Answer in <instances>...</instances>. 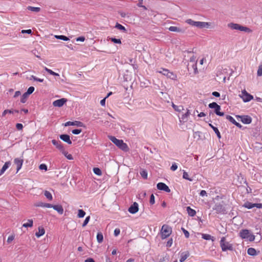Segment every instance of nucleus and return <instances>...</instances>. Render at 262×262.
I'll list each match as a JSON object with an SVG mask.
<instances>
[{
	"instance_id": "f257e3e1",
	"label": "nucleus",
	"mask_w": 262,
	"mask_h": 262,
	"mask_svg": "<svg viewBox=\"0 0 262 262\" xmlns=\"http://www.w3.org/2000/svg\"><path fill=\"white\" fill-rule=\"evenodd\" d=\"M108 138L114 144L121 150L124 151L128 150L129 148L127 145L124 143L122 140L118 139L115 137L112 136H108Z\"/></svg>"
},
{
	"instance_id": "f03ea898",
	"label": "nucleus",
	"mask_w": 262,
	"mask_h": 262,
	"mask_svg": "<svg viewBox=\"0 0 262 262\" xmlns=\"http://www.w3.org/2000/svg\"><path fill=\"white\" fill-rule=\"evenodd\" d=\"M239 236L243 239H247L250 242L254 241L255 236L251 233L250 230L248 229H243L239 232Z\"/></svg>"
},
{
	"instance_id": "7ed1b4c3",
	"label": "nucleus",
	"mask_w": 262,
	"mask_h": 262,
	"mask_svg": "<svg viewBox=\"0 0 262 262\" xmlns=\"http://www.w3.org/2000/svg\"><path fill=\"white\" fill-rule=\"evenodd\" d=\"M220 244L222 250L224 252L227 250L232 251L233 250L232 244L228 242H226L225 237H222L221 238Z\"/></svg>"
},
{
	"instance_id": "20e7f679",
	"label": "nucleus",
	"mask_w": 262,
	"mask_h": 262,
	"mask_svg": "<svg viewBox=\"0 0 262 262\" xmlns=\"http://www.w3.org/2000/svg\"><path fill=\"white\" fill-rule=\"evenodd\" d=\"M171 232L172 229L170 227L167 225H163L161 230V238L165 239L168 237L171 234Z\"/></svg>"
},
{
	"instance_id": "39448f33",
	"label": "nucleus",
	"mask_w": 262,
	"mask_h": 262,
	"mask_svg": "<svg viewBox=\"0 0 262 262\" xmlns=\"http://www.w3.org/2000/svg\"><path fill=\"white\" fill-rule=\"evenodd\" d=\"M239 96L243 99L245 102H249L253 99V96L248 93L245 90H243L241 92V94Z\"/></svg>"
},
{
	"instance_id": "423d86ee",
	"label": "nucleus",
	"mask_w": 262,
	"mask_h": 262,
	"mask_svg": "<svg viewBox=\"0 0 262 262\" xmlns=\"http://www.w3.org/2000/svg\"><path fill=\"white\" fill-rule=\"evenodd\" d=\"M208 106L210 108L214 109V113L216 115L220 116H223L224 115V113L223 112H220L221 106L218 105L216 102H212L209 104Z\"/></svg>"
},
{
	"instance_id": "0eeeda50",
	"label": "nucleus",
	"mask_w": 262,
	"mask_h": 262,
	"mask_svg": "<svg viewBox=\"0 0 262 262\" xmlns=\"http://www.w3.org/2000/svg\"><path fill=\"white\" fill-rule=\"evenodd\" d=\"M157 72L171 79H175L177 77V76L172 72H170L168 70L166 69H162V70Z\"/></svg>"
},
{
	"instance_id": "6e6552de",
	"label": "nucleus",
	"mask_w": 262,
	"mask_h": 262,
	"mask_svg": "<svg viewBox=\"0 0 262 262\" xmlns=\"http://www.w3.org/2000/svg\"><path fill=\"white\" fill-rule=\"evenodd\" d=\"M213 209L218 214L226 213L225 207L221 203H216L213 207Z\"/></svg>"
},
{
	"instance_id": "1a4fd4ad",
	"label": "nucleus",
	"mask_w": 262,
	"mask_h": 262,
	"mask_svg": "<svg viewBox=\"0 0 262 262\" xmlns=\"http://www.w3.org/2000/svg\"><path fill=\"white\" fill-rule=\"evenodd\" d=\"M237 118L241 119V121L244 124H249L252 122V118L248 115L239 116L237 115Z\"/></svg>"
},
{
	"instance_id": "9d476101",
	"label": "nucleus",
	"mask_w": 262,
	"mask_h": 262,
	"mask_svg": "<svg viewBox=\"0 0 262 262\" xmlns=\"http://www.w3.org/2000/svg\"><path fill=\"white\" fill-rule=\"evenodd\" d=\"M67 101V99L66 98H61L60 99L56 100L53 102V105L55 107H60L62 106Z\"/></svg>"
},
{
	"instance_id": "9b49d317",
	"label": "nucleus",
	"mask_w": 262,
	"mask_h": 262,
	"mask_svg": "<svg viewBox=\"0 0 262 262\" xmlns=\"http://www.w3.org/2000/svg\"><path fill=\"white\" fill-rule=\"evenodd\" d=\"M157 187L158 189L160 190H163L166 192H170V189L168 187L167 185H166L165 183L162 182L158 183L157 185Z\"/></svg>"
},
{
	"instance_id": "f8f14e48",
	"label": "nucleus",
	"mask_w": 262,
	"mask_h": 262,
	"mask_svg": "<svg viewBox=\"0 0 262 262\" xmlns=\"http://www.w3.org/2000/svg\"><path fill=\"white\" fill-rule=\"evenodd\" d=\"M139 210V205L136 202H134L128 208V211L132 214H135Z\"/></svg>"
},
{
	"instance_id": "ddd939ff",
	"label": "nucleus",
	"mask_w": 262,
	"mask_h": 262,
	"mask_svg": "<svg viewBox=\"0 0 262 262\" xmlns=\"http://www.w3.org/2000/svg\"><path fill=\"white\" fill-rule=\"evenodd\" d=\"M65 126L75 125L78 127H83L84 124L82 122L78 121H68L65 123Z\"/></svg>"
},
{
	"instance_id": "4468645a",
	"label": "nucleus",
	"mask_w": 262,
	"mask_h": 262,
	"mask_svg": "<svg viewBox=\"0 0 262 262\" xmlns=\"http://www.w3.org/2000/svg\"><path fill=\"white\" fill-rule=\"evenodd\" d=\"M23 162H24V160L20 158H15L14 160V162L17 167L16 172H18V171L21 169L22 165H23Z\"/></svg>"
},
{
	"instance_id": "2eb2a0df",
	"label": "nucleus",
	"mask_w": 262,
	"mask_h": 262,
	"mask_svg": "<svg viewBox=\"0 0 262 262\" xmlns=\"http://www.w3.org/2000/svg\"><path fill=\"white\" fill-rule=\"evenodd\" d=\"M52 143L60 151L61 150H63V149L64 148L61 142L60 141H57L54 139L52 140Z\"/></svg>"
},
{
	"instance_id": "dca6fc26",
	"label": "nucleus",
	"mask_w": 262,
	"mask_h": 262,
	"mask_svg": "<svg viewBox=\"0 0 262 262\" xmlns=\"http://www.w3.org/2000/svg\"><path fill=\"white\" fill-rule=\"evenodd\" d=\"M59 138L61 140H63L65 142L69 144H71L72 143L70 137L69 135L67 134H62L59 136Z\"/></svg>"
},
{
	"instance_id": "f3484780",
	"label": "nucleus",
	"mask_w": 262,
	"mask_h": 262,
	"mask_svg": "<svg viewBox=\"0 0 262 262\" xmlns=\"http://www.w3.org/2000/svg\"><path fill=\"white\" fill-rule=\"evenodd\" d=\"M190 113L189 112V110H187V112L183 114L181 117L179 118L180 121L181 122H186L188 120V118L189 116Z\"/></svg>"
},
{
	"instance_id": "a211bd4d",
	"label": "nucleus",
	"mask_w": 262,
	"mask_h": 262,
	"mask_svg": "<svg viewBox=\"0 0 262 262\" xmlns=\"http://www.w3.org/2000/svg\"><path fill=\"white\" fill-rule=\"evenodd\" d=\"M209 26V23L207 22L196 21L195 27L199 28H207Z\"/></svg>"
},
{
	"instance_id": "6ab92c4d",
	"label": "nucleus",
	"mask_w": 262,
	"mask_h": 262,
	"mask_svg": "<svg viewBox=\"0 0 262 262\" xmlns=\"http://www.w3.org/2000/svg\"><path fill=\"white\" fill-rule=\"evenodd\" d=\"M11 164V163L10 161H7L5 162L0 170V176L2 175L5 172V171L10 167Z\"/></svg>"
},
{
	"instance_id": "aec40b11",
	"label": "nucleus",
	"mask_w": 262,
	"mask_h": 262,
	"mask_svg": "<svg viewBox=\"0 0 262 262\" xmlns=\"http://www.w3.org/2000/svg\"><path fill=\"white\" fill-rule=\"evenodd\" d=\"M53 208L57 211V212L60 214H62L63 213V209L61 205H53Z\"/></svg>"
},
{
	"instance_id": "412c9836",
	"label": "nucleus",
	"mask_w": 262,
	"mask_h": 262,
	"mask_svg": "<svg viewBox=\"0 0 262 262\" xmlns=\"http://www.w3.org/2000/svg\"><path fill=\"white\" fill-rule=\"evenodd\" d=\"M189 256V253L188 252H184L181 253L180 261L184 262Z\"/></svg>"
},
{
	"instance_id": "4be33fe9",
	"label": "nucleus",
	"mask_w": 262,
	"mask_h": 262,
	"mask_svg": "<svg viewBox=\"0 0 262 262\" xmlns=\"http://www.w3.org/2000/svg\"><path fill=\"white\" fill-rule=\"evenodd\" d=\"M45 233V230L42 227H38V231L36 232L35 235L37 237H40L41 236L43 235Z\"/></svg>"
},
{
	"instance_id": "5701e85b",
	"label": "nucleus",
	"mask_w": 262,
	"mask_h": 262,
	"mask_svg": "<svg viewBox=\"0 0 262 262\" xmlns=\"http://www.w3.org/2000/svg\"><path fill=\"white\" fill-rule=\"evenodd\" d=\"M186 210L188 215L191 217L194 216L196 214V211L189 206L186 207Z\"/></svg>"
},
{
	"instance_id": "b1692460",
	"label": "nucleus",
	"mask_w": 262,
	"mask_h": 262,
	"mask_svg": "<svg viewBox=\"0 0 262 262\" xmlns=\"http://www.w3.org/2000/svg\"><path fill=\"white\" fill-rule=\"evenodd\" d=\"M209 125L211 127V128L214 130L215 133L216 134L217 138L220 139L221 138V134L218 129V128L215 126H214L212 124L209 123Z\"/></svg>"
},
{
	"instance_id": "393cba45",
	"label": "nucleus",
	"mask_w": 262,
	"mask_h": 262,
	"mask_svg": "<svg viewBox=\"0 0 262 262\" xmlns=\"http://www.w3.org/2000/svg\"><path fill=\"white\" fill-rule=\"evenodd\" d=\"M247 253L251 256H255L257 255L256 250L253 248H249L247 250Z\"/></svg>"
},
{
	"instance_id": "a878e982",
	"label": "nucleus",
	"mask_w": 262,
	"mask_h": 262,
	"mask_svg": "<svg viewBox=\"0 0 262 262\" xmlns=\"http://www.w3.org/2000/svg\"><path fill=\"white\" fill-rule=\"evenodd\" d=\"M172 106L176 111L178 112H181L184 110L182 105L178 106L174 104L173 103H172Z\"/></svg>"
},
{
	"instance_id": "bb28decb",
	"label": "nucleus",
	"mask_w": 262,
	"mask_h": 262,
	"mask_svg": "<svg viewBox=\"0 0 262 262\" xmlns=\"http://www.w3.org/2000/svg\"><path fill=\"white\" fill-rule=\"evenodd\" d=\"M61 152L68 160H72L73 159L72 155L71 154H68V152L65 150L64 148L63 149V150H61Z\"/></svg>"
},
{
	"instance_id": "cd10ccee",
	"label": "nucleus",
	"mask_w": 262,
	"mask_h": 262,
	"mask_svg": "<svg viewBox=\"0 0 262 262\" xmlns=\"http://www.w3.org/2000/svg\"><path fill=\"white\" fill-rule=\"evenodd\" d=\"M228 26L229 28H231L232 30H239V25L237 24L234 23H229L228 24Z\"/></svg>"
},
{
	"instance_id": "c85d7f7f",
	"label": "nucleus",
	"mask_w": 262,
	"mask_h": 262,
	"mask_svg": "<svg viewBox=\"0 0 262 262\" xmlns=\"http://www.w3.org/2000/svg\"><path fill=\"white\" fill-rule=\"evenodd\" d=\"M202 237L205 240H211L212 241H214V237L208 234H202Z\"/></svg>"
},
{
	"instance_id": "c756f323",
	"label": "nucleus",
	"mask_w": 262,
	"mask_h": 262,
	"mask_svg": "<svg viewBox=\"0 0 262 262\" xmlns=\"http://www.w3.org/2000/svg\"><path fill=\"white\" fill-rule=\"evenodd\" d=\"M14 113H18V110H5L2 113V116L4 117L7 114H13Z\"/></svg>"
},
{
	"instance_id": "7c9ffc66",
	"label": "nucleus",
	"mask_w": 262,
	"mask_h": 262,
	"mask_svg": "<svg viewBox=\"0 0 262 262\" xmlns=\"http://www.w3.org/2000/svg\"><path fill=\"white\" fill-rule=\"evenodd\" d=\"M254 205L255 203H252L251 202H247L244 204L243 206L246 208L250 209L253 208V207H255Z\"/></svg>"
},
{
	"instance_id": "2f4dec72",
	"label": "nucleus",
	"mask_w": 262,
	"mask_h": 262,
	"mask_svg": "<svg viewBox=\"0 0 262 262\" xmlns=\"http://www.w3.org/2000/svg\"><path fill=\"white\" fill-rule=\"evenodd\" d=\"M33 221L32 219L28 220V222L26 223H24L23 225V227L27 228V227H31L33 226Z\"/></svg>"
},
{
	"instance_id": "473e14b6",
	"label": "nucleus",
	"mask_w": 262,
	"mask_h": 262,
	"mask_svg": "<svg viewBox=\"0 0 262 262\" xmlns=\"http://www.w3.org/2000/svg\"><path fill=\"white\" fill-rule=\"evenodd\" d=\"M115 28L122 31L123 32H126V29H125V28L123 26H122V25H121L118 23H116Z\"/></svg>"
},
{
	"instance_id": "72a5a7b5",
	"label": "nucleus",
	"mask_w": 262,
	"mask_h": 262,
	"mask_svg": "<svg viewBox=\"0 0 262 262\" xmlns=\"http://www.w3.org/2000/svg\"><path fill=\"white\" fill-rule=\"evenodd\" d=\"M44 195L48 200H49V201L52 200V199H53L52 195L49 191L45 190L44 191Z\"/></svg>"
},
{
	"instance_id": "f704fd0d",
	"label": "nucleus",
	"mask_w": 262,
	"mask_h": 262,
	"mask_svg": "<svg viewBox=\"0 0 262 262\" xmlns=\"http://www.w3.org/2000/svg\"><path fill=\"white\" fill-rule=\"evenodd\" d=\"M190 70H191V69H192L193 70V73L194 74H196L198 73V69H197V64H196V63H192L191 64H190Z\"/></svg>"
},
{
	"instance_id": "c9c22d12",
	"label": "nucleus",
	"mask_w": 262,
	"mask_h": 262,
	"mask_svg": "<svg viewBox=\"0 0 262 262\" xmlns=\"http://www.w3.org/2000/svg\"><path fill=\"white\" fill-rule=\"evenodd\" d=\"M103 239V234L101 232H98L97 234V240L98 243H101Z\"/></svg>"
},
{
	"instance_id": "e433bc0d",
	"label": "nucleus",
	"mask_w": 262,
	"mask_h": 262,
	"mask_svg": "<svg viewBox=\"0 0 262 262\" xmlns=\"http://www.w3.org/2000/svg\"><path fill=\"white\" fill-rule=\"evenodd\" d=\"M196 57L194 56H192V57H191L189 59V63H188V64L187 66L188 70H189L190 69V63H196Z\"/></svg>"
},
{
	"instance_id": "4c0bfd02",
	"label": "nucleus",
	"mask_w": 262,
	"mask_h": 262,
	"mask_svg": "<svg viewBox=\"0 0 262 262\" xmlns=\"http://www.w3.org/2000/svg\"><path fill=\"white\" fill-rule=\"evenodd\" d=\"M168 30L170 31H171V32H180L181 31V29L179 28H178L177 27H176V26H170L169 28H168Z\"/></svg>"
},
{
	"instance_id": "58836bf2",
	"label": "nucleus",
	"mask_w": 262,
	"mask_h": 262,
	"mask_svg": "<svg viewBox=\"0 0 262 262\" xmlns=\"http://www.w3.org/2000/svg\"><path fill=\"white\" fill-rule=\"evenodd\" d=\"M44 69L46 71H47L50 75H52L53 76H59V75L58 73L53 72L52 70L47 68V67H45Z\"/></svg>"
},
{
	"instance_id": "ea45409f",
	"label": "nucleus",
	"mask_w": 262,
	"mask_h": 262,
	"mask_svg": "<svg viewBox=\"0 0 262 262\" xmlns=\"http://www.w3.org/2000/svg\"><path fill=\"white\" fill-rule=\"evenodd\" d=\"M27 9L29 10L36 12H38L40 10V8L39 7H35L32 6H28Z\"/></svg>"
},
{
	"instance_id": "a19ab883",
	"label": "nucleus",
	"mask_w": 262,
	"mask_h": 262,
	"mask_svg": "<svg viewBox=\"0 0 262 262\" xmlns=\"http://www.w3.org/2000/svg\"><path fill=\"white\" fill-rule=\"evenodd\" d=\"M55 37L57 39L63 40L64 41H68L70 40L68 37L64 35H55Z\"/></svg>"
},
{
	"instance_id": "79ce46f5",
	"label": "nucleus",
	"mask_w": 262,
	"mask_h": 262,
	"mask_svg": "<svg viewBox=\"0 0 262 262\" xmlns=\"http://www.w3.org/2000/svg\"><path fill=\"white\" fill-rule=\"evenodd\" d=\"M28 96L29 95H28L27 93H25L23 94L21 97L20 102L23 103H25L26 102Z\"/></svg>"
},
{
	"instance_id": "37998d69",
	"label": "nucleus",
	"mask_w": 262,
	"mask_h": 262,
	"mask_svg": "<svg viewBox=\"0 0 262 262\" xmlns=\"http://www.w3.org/2000/svg\"><path fill=\"white\" fill-rule=\"evenodd\" d=\"M183 178L184 179L187 180H188L189 181H193L192 179L190 178L189 177L188 173L186 171H185L184 170L183 171Z\"/></svg>"
},
{
	"instance_id": "c03bdc74",
	"label": "nucleus",
	"mask_w": 262,
	"mask_h": 262,
	"mask_svg": "<svg viewBox=\"0 0 262 262\" xmlns=\"http://www.w3.org/2000/svg\"><path fill=\"white\" fill-rule=\"evenodd\" d=\"M85 215V212L82 209H79L78 212L77 216L79 218H82Z\"/></svg>"
},
{
	"instance_id": "a18cd8bd",
	"label": "nucleus",
	"mask_w": 262,
	"mask_h": 262,
	"mask_svg": "<svg viewBox=\"0 0 262 262\" xmlns=\"http://www.w3.org/2000/svg\"><path fill=\"white\" fill-rule=\"evenodd\" d=\"M30 80H33L34 81H38V82H42L44 81L43 79H41V78H37V77H36V76H35L34 75H32L31 76Z\"/></svg>"
},
{
	"instance_id": "49530a36",
	"label": "nucleus",
	"mask_w": 262,
	"mask_h": 262,
	"mask_svg": "<svg viewBox=\"0 0 262 262\" xmlns=\"http://www.w3.org/2000/svg\"><path fill=\"white\" fill-rule=\"evenodd\" d=\"M239 31H244V32H250L251 30L249 28H247V27H244V26H241L239 25Z\"/></svg>"
},
{
	"instance_id": "de8ad7c7",
	"label": "nucleus",
	"mask_w": 262,
	"mask_h": 262,
	"mask_svg": "<svg viewBox=\"0 0 262 262\" xmlns=\"http://www.w3.org/2000/svg\"><path fill=\"white\" fill-rule=\"evenodd\" d=\"M93 172H94L95 174L98 176H101L102 174L101 170L99 168H94Z\"/></svg>"
},
{
	"instance_id": "09e8293b",
	"label": "nucleus",
	"mask_w": 262,
	"mask_h": 262,
	"mask_svg": "<svg viewBox=\"0 0 262 262\" xmlns=\"http://www.w3.org/2000/svg\"><path fill=\"white\" fill-rule=\"evenodd\" d=\"M140 173L143 178L145 179H146L147 178V172L146 171V170H142L140 171Z\"/></svg>"
},
{
	"instance_id": "8fccbe9b",
	"label": "nucleus",
	"mask_w": 262,
	"mask_h": 262,
	"mask_svg": "<svg viewBox=\"0 0 262 262\" xmlns=\"http://www.w3.org/2000/svg\"><path fill=\"white\" fill-rule=\"evenodd\" d=\"M196 22L195 21H194L191 19H188L186 20V23H187L188 24L191 25V26H196Z\"/></svg>"
},
{
	"instance_id": "3c124183",
	"label": "nucleus",
	"mask_w": 262,
	"mask_h": 262,
	"mask_svg": "<svg viewBox=\"0 0 262 262\" xmlns=\"http://www.w3.org/2000/svg\"><path fill=\"white\" fill-rule=\"evenodd\" d=\"M226 119L229 120L230 122L234 124V122L236 121L230 115H226Z\"/></svg>"
},
{
	"instance_id": "603ef678",
	"label": "nucleus",
	"mask_w": 262,
	"mask_h": 262,
	"mask_svg": "<svg viewBox=\"0 0 262 262\" xmlns=\"http://www.w3.org/2000/svg\"><path fill=\"white\" fill-rule=\"evenodd\" d=\"M34 90L35 89L33 86H30L28 89L27 91L25 93L29 95L34 92Z\"/></svg>"
},
{
	"instance_id": "864d4df0",
	"label": "nucleus",
	"mask_w": 262,
	"mask_h": 262,
	"mask_svg": "<svg viewBox=\"0 0 262 262\" xmlns=\"http://www.w3.org/2000/svg\"><path fill=\"white\" fill-rule=\"evenodd\" d=\"M14 238H15V235L14 234L10 235L7 239V243H11L14 239Z\"/></svg>"
},
{
	"instance_id": "5fc2aeb1",
	"label": "nucleus",
	"mask_w": 262,
	"mask_h": 262,
	"mask_svg": "<svg viewBox=\"0 0 262 262\" xmlns=\"http://www.w3.org/2000/svg\"><path fill=\"white\" fill-rule=\"evenodd\" d=\"M257 75L258 76H262V64L259 66L257 72Z\"/></svg>"
},
{
	"instance_id": "6e6d98bb",
	"label": "nucleus",
	"mask_w": 262,
	"mask_h": 262,
	"mask_svg": "<svg viewBox=\"0 0 262 262\" xmlns=\"http://www.w3.org/2000/svg\"><path fill=\"white\" fill-rule=\"evenodd\" d=\"M90 220V216H88L87 217H86V218L85 219V220L82 224V227H85L88 224Z\"/></svg>"
},
{
	"instance_id": "4d7b16f0",
	"label": "nucleus",
	"mask_w": 262,
	"mask_h": 262,
	"mask_svg": "<svg viewBox=\"0 0 262 262\" xmlns=\"http://www.w3.org/2000/svg\"><path fill=\"white\" fill-rule=\"evenodd\" d=\"M111 40H112V41H113L114 43H118V44L121 43V41L120 39L112 38Z\"/></svg>"
},
{
	"instance_id": "13d9d810",
	"label": "nucleus",
	"mask_w": 262,
	"mask_h": 262,
	"mask_svg": "<svg viewBox=\"0 0 262 262\" xmlns=\"http://www.w3.org/2000/svg\"><path fill=\"white\" fill-rule=\"evenodd\" d=\"M39 168L41 170H45L46 171L47 170V166L45 164H41L39 165Z\"/></svg>"
},
{
	"instance_id": "bf43d9fd",
	"label": "nucleus",
	"mask_w": 262,
	"mask_h": 262,
	"mask_svg": "<svg viewBox=\"0 0 262 262\" xmlns=\"http://www.w3.org/2000/svg\"><path fill=\"white\" fill-rule=\"evenodd\" d=\"M155 202V196L153 194H151L150 196L149 203L150 204L153 205Z\"/></svg>"
},
{
	"instance_id": "052dcab7",
	"label": "nucleus",
	"mask_w": 262,
	"mask_h": 262,
	"mask_svg": "<svg viewBox=\"0 0 262 262\" xmlns=\"http://www.w3.org/2000/svg\"><path fill=\"white\" fill-rule=\"evenodd\" d=\"M182 230L183 231V232L185 235V236L186 238H188L189 236V233L188 232V231L187 230H186V229H185L184 228H182Z\"/></svg>"
},
{
	"instance_id": "680f3d73",
	"label": "nucleus",
	"mask_w": 262,
	"mask_h": 262,
	"mask_svg": "<svg viewBox=\"0 0 262 262\" xmlns=\"http://www.w3.org/2000/svg\"><path fill=\"white\" fill-rule=\"evenodd\" d=\"M81 129H75L72 130V133L74 135H78L81 132Z\"/></svg>"
},
{
	"instance_id": "e2e57ef3",
	"label": "nucleus",
	"mask_w": 262,
	"mask_h": 262,
	"mask_svg": "<svg viewBox=\"0 0 262 262\" xmlns=\"http://www.w3.org/2000/svg\"><path fill=\"white\" fill-rule=\"evenodd\" d=\"M177 168H178V166L176 163H173L170 167V169L172 171H175L177 169Z\"/></svg>"
},
{
	"instance_id": "0e129e2a",
	"label": "nucleus",
	"mask_w": 262,
	"mask_h": 262,
	"mask_svg": "<svg viewBox=\"0 0 262 262\" xmlns=\"http://www.w3.org/2000/svg\"><path fill=\"white\" fill-rule=\"evenodd\" d=\"M45 203L39 202L37 203H36L34 206L36 207H44Z\"/></svg>"
},
{
	"instance_id": "69168bd1",
	"label": "nucleus",
	"mask_w": 262,
	"mask_h": 262,
	"mask_svg": "<svg viewBox=\"0 0 262 262\" xmlns=\"http://www.w3.org/2000/svg\"><path fill=\"white\" fill-rule=\"evenodd\" d=\"M172 239L171 238L167 241V242L166 243V247L169 248L172 246Z\"/></svg>"
},
{
	"instance_id": "338daca9",
	"label": "nucleus",
	"mask_w": 262,
	"mask_h": 262,
	"mask_svg": "<svg viewBox=\"0 0 262 262\" xmlns=\"http://www.w3.org/2000/svg\"><path fill=\"white\" fill-rule=\"evenodd\" d=\"M120 233V230L119 228H116L114 230V235L117 236Z\"/></svg>"
},
{
	"instance_id": "774afa93",
	"label": "nucleus",
	"mask_w": 262,
	"mask_h": 262,
	"mask_svg": "<svg viewBox=\"0 0 262 262\" xmlns=\"http://www.w3.org/2000/svg\"><path fill=\"white\" fill-rule=\"evenodd\" d=\"M16 127L18 130H21L23 128V125L21 123H17L16 124Z\"/></svg>"
}]
</instances>
